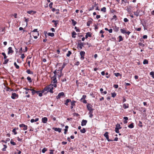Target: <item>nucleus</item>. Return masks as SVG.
<instances>
[{"label": "nucleus", "mask_w": 154, "mask_h": 154, "mask_svg": "<svg viewBox=\"0 0 154 154\" xmlns=\"http://www.w3.org/2000/svg\"><path fill=\"white\" fill-rule=\"evenodd\" d=\"M28 127L26 125H25L23 127V130H26L27 129Z\"/></svg>", "instance_id": "nucleus-53"}, {"label": "nucleus", "mask_w": 154, "mask_h": 154, "mask_svg": "<svg viewBox=\"0 0 154 154\" xmlns=\"http://www.w3.org/2000/svg\"><path fill=\"white\" fill-rule=\"evenodd\" d=\"M119 42H120V41H122L123 40V39L121 35H119Z\"/></svg>", "instance_id": "nucleus-44"}, {"label": "nucleus", "mask_w": 154, "mask_h": 154, "mask_svg": "<svg viewBox=\"0 0 154 154\" xmlns=\"http://www.w3.org/2000/svg\"><path fill=\"white\" fill-rule=\"evenodd\" d=\"M71 21H72V25L73 26H75V25L77 23V22H76L73 19H72L71 20Z\"/></svg>", "instance_id": "nucleus-29"}, {"label": "nucleus", "mask_w": 154, "mask_h": 154, "mask_svg": "<svg viewBox=\"0 0 154 154\" xmlns=\"http://www.w3.org/2000/svg\"><path fill=\"white\" fill-rule=\"evenodd\" d=\"M85 52L84 51H81L80 53V54L81 56L80 59L82 60H83L84 59V56L85 55Z\"/></svg>", "instance_id": "nucleus-7"}, {"label": "nucleus", "mask_w": 154, "mask_h": 154, "mask_svg": "<svg viewBox=\"0 0 154 154\" xmlns=\"http://www.w3.org/2000/svg\"><path fill=\"white\" fill-rule=\"evenodd\" d=\"M47 88L48 89V88H50V93L51 94H53L54 93V91H53V90L54 89V87H52V84L47 86Z\"/></svg>", "instance_id": "nucleus-6"}, {"label": "nucleus", "mask_w": 154, "mask_h": 154, "mask_svg": "<svg viewBox=\"0 0 154 154\" xmlns=\"http://www.w3.org/2000/svg\"><path fill=\"white\" fill-rule=\"evenodd\" d=\"M80 131V132L82 133H84L86 131L85 129V128H83L82 129H81Z\"/></svg>", "instance_id": "nucleus-39"}, {"label": "nucleus", "mask_w": 154, "mask_h": 154, "mask_svg": "<svg viewBox=\"0 0 154 154\" xmlns=\"http://www.w3.org/2000/svg\"><path fill=\"white\" fill-rule=\"evenodd\" d=\"M16 128H14V129H13V130H12V132L14 133V134L15 135V134H17V132L16 131Z\"/></svg>", "instance_id": "nucleus-41"}, {"label": "nucleus", "mask_w": 154, "mask_h": 154, "mask_svg": "<svg viewBox=\"0 0 154 154\" xmlns=\"http://www.w3.org/2000/svg\"><path fill=\"white\" fill-rule=\"evenodd\" d=\"M30 91H32V94L34 95L35 94H36V91L33 89H31L30 90Z\"/></svg>", "instance_id": "nucleus-33"}, {"label": "nucleus", "mask_w": 154, "mask_h": 154, "mask_svg": "<svg viewBox=\"0 0 154 154\" xmlns=\"http://www.w3.org/2000/svg\"><path fill=\"white\" fill-rule=\"evenodd\" d=\"M52 23H54V24L55 25V27H56L57 26V24L58 23L59 21L58 20H53L52 21Z\"/></svg>", "instance_id": "nucleus-20"}, {"label": "nucleus", "mask_w": 154, "mask_h": 154, "mask_svg": "<svg viewBox=\"0 0 154 154\" xmlns=\"http://www.w3.org/2000/svg\"><path fill=\"white\" fill-rule=\"evenodd\" d=\"M123 107L125 109L128 108L129 107V105L128 104H126L124 103L123 105Z\"/></svg>", "instance_id": "nucleus-26"}, {"label": "nucleus", "mask_w": 154, "mask_h": 154, "mask_svg": "<svg viewBox=\"0 0 154 154\" xmlns=\"http://www.w3.org/2000/svg\"><path fill=\"white\" fill-rule=\"evenodd\" d=\"M48 34L49 36H51V37H53L54 35V33L53 32H52V33L49 32L48 33Z\"/></svg>", "instance_id": "nucleus-37"}, {"label": "nucleus", "mask_w": 154, "mask_h": 154, "mask_svg": "<svg viewBox=\"0 0 154 154\" xmlns=\"http://www.w3.org/2000/svg\"><path fill=\"white\" fill-rule=\"evenodd\" d=\"M65 104L66 105L68 106V103L71 102V100L70 99H67L65 101Z\"/></svg>", "instance_id": "nucleus-23"}, {"label": "nucleus", "mask_w": 154, "mask_h": 154, "mask_svg": "<svg viewBox=\"0 0 154 154\" xmlns=\"http://www.w3.org/2000/svg\"><path fill=\"white\" fill-rule=\"evenodd\" d=\"M86 97V96L85 95H83L82 98L80 100V101L84 103H87V101L85 100Z\"/></svg>", "instance_id": "nucleus-5"}, {"label": "nucleus", "mask_w": 154, "mask_h": 154, "mask_svg": "<svg viewBox=\"0 0 154 154\" xmlns=\"http://www.w3.org/2000/svg\"><path fill=\"white\" fill-rule=\"evenodd\" d=\"M54 75V76H57V72L56 70H55L53 72Z\"/></svg>", "instance_id": "nucleus-62"}, {"label": "nucleus", "mask_w": 154, "mask_h": 154, "mask_svg": "<svg viewBox=\"0 0 154 154\" xmlns=\"http://www.w3.org/2000/svg\"><path fill=\"white\" fill-rule=\"evenodd\" d=\"M114 74L116 76V77H118L119 76H121L122 75H121L119 73H114Z\"/></svg>", "instance_id": "nucleus-47"}, {"label": "nucleus", "mask_w": 154, "mask_h": 154, "mask_svg": "<svg viewBox=\"0 0 154 154\" xmlns=\"http://www.w3.org/2000/svg\"><path fill=\"white\" fill-rule=\"evenodd\" d=\"M134 125L133 123H131L128 126V127L130 128H132L134 127Z\"/></svg>", "instance_id": "nucleus-25"}, {"label": "nucleus", "mask_w": 154, "mask_h": 154, "mask_svg": "<svg viewBox=\"0 0 154 154\" xmlns=\"http://www.w3.org/2000/svg\"><path fill=\"white\" fill-rule=\"evenodd\" d=\"M53 84H52V87H53L56 88L57 87V84L56 83H53Z\"/></svg>", "instance_id": "nucleus-61"}, {"label": "nucleus", "mask_w": 154, "mask_h": 154, "mask_svg": "<svg viewBox=\"0 0 154 154\" xmlns=\"http://www.w3.org/2000/svg\"><path fill=\"white\" fill-rule=\"evenodd\" d=\"M72 52L70 51H68V53L66 54V56L67 57H69L70 56V55L71 54Z\"/></svg>", "instance_id": "nucleus-45"}, {"label": "nucleus", "mask_w": 154, "mask_h": 154, "mask_svg": "<svg viewBox=\"0 0 154 154\" xmlns=\"http://www.w3.org/2000/svg\"><path fill=\"white\" fill-rule=\"evenodd\" d=\"M87 120L84 119L82 120L81 122V125L82 126L85 125L87 123Z\"/></svg>", "instance_id": "nucleus-13"}, {"label": "nucleus", "mask_w": 154, "mask_h": 154, "mask_svg": "<svg viewBox=\"0 0 154 154\" xmlns=\"http://www.w3.org/2000/svg\"><path fill=\"white\" fill-rule=\"evenodd\" d=\"M113 30L116 32H117L119 31V28L116 26H115L113 28Z\"/></svg>", "instance_id": "nucleus-24"}, {"label": "nucleus", "mask_w": 154, "mask_h": 154, "mask_svg": "<svg viewBox=\"0 0 154 154\" xmlns=\"http://www.w3.org/2000/svg\"><path fill=\"white\" fill-rule=\"evenodd\" d=\"M150 75H151L152 78H154V72H151L150 73Z\"/></svg>", "instance_id": "nucleus-51"}, {"label": "nucleus", "mask_w": 154, "mask_h": 154, "mask_svg": "<svg viewBox=\"0 0 154 154\" xmlns=\"http://www.w3.org/2000/svg\"><path fill=\"white\" fill-rule=\"evenodd\" d=\"M134 29L137 31H140L141 30V28H137L134 27Z\"/></svg>", "instance_id": "nucleus-54"}, {"label": "nucleus", "mask_w": 154, "mask_h": 154, "mask_svg": "<svg viewBox=\"0 0 154 154\" xmlns=\"http://www.w3.org/2000/svg\"><path fill=\"white\" fill-rule=\"evenodd\" d=\"M10 138H7L6 140H5V141L4 140H2V142H5V143H7V142L8 141H10Z\"/></svg>", "instance_id": "nucleus-34"}, {"label": "nucleus", "mask_w": 154, "mask_h": 154, "mask_svg": "<svg viewBox=\"0 0 154 154\" xmlns=\"http://www.w3.org/2000/svg\"><path fill=\"white\" fill-rule=\"evenodd\" d=\"M53 129H54L55 131H58L59 133H60L61 132L62 129L61 128H53Z\"/></svg>", "instance_id": "nucleus-15"}, {"label": "nucleus", "mask_w": 154, "mask_h": 154, "mask_svg": "<svg viewBox=\"0 0 154 154\" xmlns=\"http://www.w3.org/2000/svg\"><path fill=\"white\" fill-rule=\"evenodd\" d=\"M92 36L91 33L90 32H88L86 33L85 36V38H87L88 37H91Z\"/></svg>", "instance_id": "nucleus-16"}, {"label": "nucleus", "mask_w": 154, "mask_h": 154, "mask_svg": "<svg viewBox=\"0 0 154 154\" xmlns=\"http://www.w3.org/2000/svg\"><path fill=\"white\" fill-rule=\"evenodd\" d=\"M124 21L125 22H127L128 21V20L127 18H125L124 19Z\"/></svg>", "instance_id": "nucleus-63"}, {"label": "nucleus", "mask_w": 154, "mask_h": 154, "mask_svg": "<svg viewBox=\"0 0 154 154\" xmlns=\"http://www.w3.org/2000/svg\"><path fill=\"white\" fill-rule=\"evenodd\" d=\"M76 35V33L74 31V32H72V37L73 38H75V35Z\"/></svg>", "instance_id": "nucleus-35"}, {"label": "nucleus", "mask_w": 154, "mask_h": 154, "mask_svg": "<svg viewBox=\"0 0 154 154\" xmlns=\"http://www.w3.org/2000/svg\"><path fill=\"white\" fill-rule=\"evenodd\" d=\"M14 65L16 69H18L19 68H20L19 66H18V65H17V64L16 63V62H15L14 63Z\"/></svg>", "instance_id": "nucleus-38"}, {"label": "nucleus", "mask_w": 154, "mask_h": 154, "mask_svg": "<svg viewBox=\"0 0 154 154\" xmlns=\"http://www.w3.org/2000/svg\"><path fill=\"white\" fill-rule=\"evenodd\" d=\"M8 54H9L11 53H13L14 52V51L12 50V48L11 47H9L8 48Z\"/></svg>", "instance_id": "nucleus-11"}, {"label": "nucleus", "mask_w": 154, "mask_h": 154, "mask_svg": "<svg viewBox=\"0 0 154 154\" xmlns=\"http://www.w3.org/2000/svg\"><path fill=\"white\" fill-rule=\"evenodd\" d=\"M86 106L88 110L89 111H93L94 110L92 108L93 106L90 103H88Z\"/></svg>", "instance_id": "nucleus-2"}, {"label": "nucleus", "mask_w": 154, "mask_h": 154, "mask_svg": "<svg viewBox=\"0 0 154 154\" xmlns=\"http://www.w3.org/2000/svg\"><path fill=\"white\" fill-rule=\"evenodd\" d=\"M48 90V89L47 88V86L45 87L44 89L41 91V93H42V94L45 91H46Z\"/></svg>", "instance_id": "nucleus-30"}, {"label": "nucleus", "mask_w": 154, "mask_h": 154, "mask_svg": "<svg viewBox=\"0 0 154 154\" xmlns=\"http://www.w3.org/2000/svg\"><path fill=\"white\" fill-rule=\"evenodd\" d=\"M120 31L123 34H125L126 32V31L124 28H123V29H120Z\"/></svg>", "instance_id": "nucleus-31"}, {"label": "nucleus", "mask_w": 154, "mask_h": 154, "mask_svg": "<svg viewBox=\"0 0 154 154\" xmlns=\"http://www.w3.org/2000/svg\"><path fill=\"white\" fill-rule=\"evenodd\" d=\"M2 54L4 56V59H6L7 58V56H6L4 52H2Z\"/></svg>", "instance_id": "nucleus-36"}, {"label": "nucleus", "mask_w": 154, "mask_h": 154, "mask_svg": "<svg viewBox=\"0 0 154 154\" xmlns=\"http://www.w3.org/2000/svg\"><path fill=\"white\" fill-rule=\"evenodd\" d=\"M92 23V21L91 20H88L87 22V26H89Z\"/></svg>", "instance_id": "nucleus-28"}, {"label": "nucleus", "mask_w": 154, "mask_h": 154, "mask_svg": "<svg viewBox=\"0 0 154 154\" xmlns=\"http://www.w3.org/2000/svg\"><path fill=\"white\" fill-rule=\"evenodd\" d=\"M36 12L34 11H29L27 12V13L29 14H34L36 13Z\"/></svg>", "instance_id": "nucleus-19"}, {"label": "nucleus", "mask_w": 154, "mask_h": 154, "mask_svg": "<svg viewBox=\"0 0 154 154\" xmlns=\"http://www.w3.org/2000/svg\"><path fill=\"white\" fill-rule=\"evenodd\" d=\"M66 63H63V65H62L61 69H59L57 70L58 71H59L60 72H62V70L64 68L65 66L66 65Z\"/></svg>", "instance_id": "nucleus-18"}, {"label": "nucleus", "mask_w": 154, "mask_h": 154, "mask_svg": "<svg viewBox=\"0 0 154 154\" xmlns=\"http://www.w3.org/2000/svg\"><path fill=\"white\" fill-rule=\"evenodd\" d=\"M53 3L52 2H51L49 4V7L51 8H52V5H53Z\"/></svg>", "instance_id": "nucleus-60"}, {"label": "nucleus", "mask_w": 154, "mask_h": 154, "mask_svg": "<svg viewBox=\"0 0 154 154\" xmlns=\"http://www.w3.org/2000/svg\"><path fill=\"white\" fill-rule=\"evenodd\" d=\"M141 11V10L138 9L136 11L134 12V15L136 16V17H138L139 15V13Z\"/></svg>", "instance_id": "nucleus-12"}, {"label": "nucleus", "mask_w": 154, "mask_h": 154, "mask_svg": "<svg viewBox=\"0 0 154 154\" xmlns=\"http://www.w3.org/2000/svg\"><path fill=\"white\" fill-rule=\"evenodd\" d=\"M95 6V5L93 6L92 7L90 8L89 9V11H91L93 10L94 9V7Z\"/></svg>", "instance_id": "nucleus-56"}, {"label": "nucleus", "mask_w": 154, "mask_h": 154, "mask_svg": "<svg viewBox=\"0 0 154 154\" xmlns=\"http://www.w3.org/2000/svg\"><path fill=\"white\" fill-rule=\"evenodd\" d=\"M37 30V29H35L32 31V32L33 33V36L35 39H37L38 38V36L39 35V32Z\"/></svg>", "instance_id": "nucleus-1"}, {"label": "nucleus", "mask_w": 154, "mask_h": 154, "mask_svg": "<svg viewBox=\"0 0 154 154\" xmlns=\"http://www.w3.org/2000/svg\"><path fill=\"white\" fill-rule=\"evenodd\" d=\"M63 75V74H62V72H60V74L59 75H58V77L59 78V79H60L61 77V76H62Z\"/></svg>", "instance_id": "nucleus-55"}, {"label": "nucleus", "mask_w": 154, "mask_h": 154, "mask_svg": "<svg viewBox=\"0 0 154 154\" xmlns=\"http://www.w3.org/2000/svg\"><path fill=\"white\" fill-rule=\"evenodd\" d=\"M116 127H117L118 128H120L121 129L122 128V127H120V125L119 124L117 123L116 125Z\"/></svg>", "instance_id": "nucleus-57"}, {"label": "nucleus", "mask_w": 154, "mask_h": 154, "mask_svg": "<svg viewBox=\"0 0 154 154\" xmlns=\"http://www.w3.org/2000/svg\"><path fill=\"white\" fill-rule=\"evenodd\" d=\"M26 72L28 74H33V72L31 71L29 69H27Z\"/></svg>", "instance_id": "nucleus-27"}, {"label": "nucleus", "mask_w": 154, "mask_h": 154, "mask_svg": "<svg viewBox=\"0 0 154 154\" xmlns=\"http://www.w3.org/2000/svg\"><path fill=\"white\" fill-rule=\"evenodd\" d=\"M18 95L15 93H13L12 94L11 98L13 99H15L16 98H18Z\"/></svg>", "instance_id": "nucleus-9"}, {"label": "nucleus", "mask_w": 154, "mask_h": 154, "mask_svg": "<svg viewBox=\"0 0 154 154\" xmlns=\"http://www.w3.org/2000/svg\"><path fill=\"white\" fill-rule=\"evenodd\" d=\"M112 97H115L116 95V94L114 92L111 93Z\"/></svg>", "instance_id": "nucleus-40"}, {"label": "nucleus", "mask_w": 154, "mask_h": 154, "mask_svg": "<svg viewBox=\"0 0 154 154\" xmlns=\"http://www.w3.org/2000/svg\"><path fill=\"white\" fill-rule=\"evenodd\" d=\"M138 125L141 128H142L143 127V125H142V122L141 121H139V124Z\"/></svg>", "instance_id": "nucleus-52"}, {"label": "nucleus", "mask_w": 154, "mask_h": 154, "mask_svg": "<svg viewBox=\"0 0 154 154\" xmlns=\"http://www.w3.org/2000/svg\"><path fill=\"white\" fill-rule=\"evenodd\" d=\"M42 122L44 123H46L48 121V118L46 117H44L42 119Z\"/></svg>", "instance_id": "nucleus-14"}, {"label": "nucleus", "mask_w": 154, "mask_h": 154, "mask_svg": "<svg viewBox=\"0 0 154 154\" xmlns=\"http://www.w3.org/2000/svg\"><path fill=\"white\" fill-rule=\"evenodd\" d=\"M85 45V44L84 43L81 42L80 43H78L77 45L78 47H79V48L81 49Z\"/></svg>", "instance_id": "nucleus-10"}, {"label": "nucleus", "mask_w": 154, "mask_h": 154, "mask_svg": "<svg viewBox=\"0 0 154 154\" xmlns=\"http://www.w3.org/2000/svg\"><path fill=\"white\" fill-rule=\"evenodd\" d=\"M9 60L8 59H5L4 61V62L3 63V64H7Z\"/></svg>", "instance_id": "nucleus-48"}, {"label": "nucleus", "mask_w": 154, "mask_h": 154, "mask_svg": "<svg viewBox=\"0 0 154 154\" xmlns=\"http://www.w3.org/2000/svg\"><path fill=\"white\" fill-rule=\"evenodd\" d=\"M76 102L75 100H72V101H71V109H72L73 108V107L75 105V103Z\"/></svg>", "instance_id": "nucleus-17"}, {"label": "nucleus", "mask_w": 154, "mask_h": 154, "mask_svg": "<svg viewBox=\"0 0 154 154\" xmlns=\"http://www.w3.org/2000/svg\"><path fill=\"white\" fill-rule=\"evenodd\" d=\"M27 79L28 81H29V82L30 83V82H32V80L31 78L30 77H29V76L27 77Z\"/></svg>", "instance_id": "nucleus-50"}, {"label": "nucleus", "mask_w": 154, "mask_h": 154, "mask_svg": "<svg viewBox=\"0 0 154 154\" xmlns=\"http://www.w3.org/2000/svg\"><path fill=\"white\" fill-rule=\"evenodd\" d=\"M106 8L105 7H103L101 9V11H103L104 12H106Z\"/></svg>", "instance_id": "nucleus-43"}, {"label": "nucleus", "mask_w": 154, "mask_h": 154, "mask_svg": "<svg viewBox=\"0 0 154 154\" xmlns=\"http://www.w3.org/2000/svg\"><path fill=\"white\" fill-rule=\"evenodd\" d=\"M103 136L106 138L108 141L109 142L113 141L112 140L109 139L108 135V132H106L103 134Z\"/></svg>", "instance_id": "nucleus-4"}, {"label": "nucleus", "mask_w": 154, "mask_h": 154, "mask_svg": "<svg viewBox=\"0 0 154 154\" xmlns=\"http://www.w3.org/2000/svg\"><path fill=\"white\" fill-rule=\"evenodd\" d=\"M93 111H89L88 112L89 116L91 118H92L93 116Z\"/></svg>", "instance_id": "nucleus-21"}, {"label": "nucleus", "mask_w": 154, "mask_h": 154, "mask_svg": "<svg viewBox=\"0 0 154 154\" xmlns=\"http://www.w3.org/2000/svg\"><path fill=\"white\" fill-rule=\"evenodd\" d=\"M108 72H106V73H105V74L107 76H106V77L107 78H108L110 76V75H108Z\"/></svg>", "instance_id": "nucleus-58"}, {"label": "nucleus", "mask_w": 154, "mask_h": 154, "mask_svg": "<svg viewBox=\"0 0 154 154\" xmlns=\"http://www.w3.org/2000/svg\"><path fill=\"white\" fill-rule=\"evenodd\" d=\"M25 125L24 124H21L19 126L20 128H22V127H23Z\"/></svg>", "instance_id": "nucleus-64"}, {"label": "nucleus", "mask_w": 154, "mask_h": 154, "mask_svg": "<svg viewBox=\"0 0 154 154\" xmlns=\"http://www.w3.org/2000/svg\"><path fill=\"white\" fill-rule=\"evenodd\" d=\"M47 149L46 148H44L42 150V152L43 153H44L46 151H47Z\"/></svg>", "instance_id": "nucleus-49"}, {"label": "nucleus", "mask_w": 154, "mask_h": 154, "mask_svg": "<svg viewBox=\"0 0 154 154\" xmlns=\"http://www.w3.org/2000/svg\"><path fill=\"white\" fill-rule=\"evenodd\" d=\"M148 63V61L146 60L145 59L143 60V64H147Z\"/></svg>", "instance_id": "nucleus-42"}, {"label": "nucleus", "mask_w": 154, "mask_h": 154, "mask_svg": "<svg viewBox=\"0 0 154 154\" xmlns=\"http://www.w3.org/2000/svg\"><path fill=\"white\" fill-rule=\"evenodd\" d=\"M51 79L52 80L51 83H56L57 82V79L56 76H54L51 78Z\"/></svg>", "instance_id": "nucleus-8"}, {"label": "nucleus", "mask_w": 154, "mask_h": 154, "mask_svg": "<svg viewBox=\"0 0 154 154\" xmlns=\"http://www.w3.org/2000/svg\"><path fill=\"white\" fill-rule=\"evenodd\" d=\"M11 143L14 146L16 145V143L13 141V140L11 139L10 141Z\"/></svg>", "instance_id": "nucleus-46"}, {"label": "nucleus", "mask_w": 154, "mask_h": 154, "mask_svg": "<svg viewBox=\"0 0 154 154\" xmlns=\"http://www.w3.org/2000/svg\"><path fill=\"white\" fill-rule=\"evenodd\" d=\"M36 94L38 95L39 97H42V93H41V91H36Z\"/></svg>", "instance_id": "nucleus-22"}, {"label": "nucleus", "mask_w": 154, "mask_h": 154, "mask_svg": "<svg viewBox=\"0 0 154 154\" xmlns=\"http://www.w3.org/2000/svg\"><path fill=\"white\" fill-rule=\"evenodd\" d=\"M65 95L63 92H61L59 93L58 95L56 96V98L57 99H58L61 97H65Z\"/></svg>", "instance_id": "nucleus-3"}, {"label": "nucleus", "mask_w": 154, "mask_h": 154, "mask_svg": "<svg viewBox=\"0 0 154 154\" xmlns=\"http://www.w3.org/2000/svg\"><path fill=\"white\" fill-rule=\"evenodd\" d=\"M121 129V128H117V127H116L115 128V131L117 133H119V129Z\"/></svg>", "instance_id": "nucleus-32"}, {"label": "nucleus", "mask_w": 154, "mask_h": 154, "mask_svg": "<svg viewBox=\"0 0 154 154\" xmlns=\"http://www.w3.org/2000/svg\"><path fill=\"white\" fill-rule=\"evenodd\" d=\"M75 29L77 32H80L79 29L77 28L75 26Z\"/></svg>", "instance_id": "nucleus-59"}]
</instances>
